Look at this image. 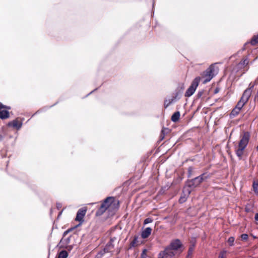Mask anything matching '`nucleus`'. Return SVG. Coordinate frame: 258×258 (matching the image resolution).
Masks as SVG:
<instances>
[{
  "label": "nucleus",
  "instance_id": "obj_1",
  "mask_svg": "<svg viewBox=\"0 0 258 258\" xmlns=\"http://www.w3.org/2000/svg\"><path fill=\"white\" fill-rule=\"evenodd\" d=\"M183 249L181 241L178 239H174L169 246L159 253L158 258H173L175 255L181 253Z\"/></svg>",
  "mask_w": 258,
  "mask_h": 258
},
{
  "label": "nucleus",
  "instance_id": "obj_2",
  "mask_svg": "<svg viewBox=\"0 0 258 258\" xmlns=\"http://www.w3.org/2000/svg\"><path fill=\"white\" fill-rule=\"evenodd\" d=\"M118 202L115 200L113 197L107 198L101 204L100 208L96 212L97 215H102L107 209L111 210L114 208L117 209Z\"/></svg>",
  "mask_w": 258,
  "mask_h": 258
},
{
  "label": "nucleus",
  "instance_id": "obj_3",
  "mask_svg": "<svg viewBox=\"0 0 258 258\" xmlns=\"http://www.w3.org/2000/svg\"><path fill=\"white\" fill-rule=\"evenodd\" d=\"M218 72V68L214 64L211 65L202 74V77L205 79L203 81L204 84L209 82Z\"/></svg>",
  "mask_w": 258,
  "mask_h": 258
},
{
  "label": "nucleus",
  "instance_id": "obj_4",
  "mask_svg": "<svg viewBox=\"0 0 258 258\" xmlns=\"http://www.w3.org/2000/svg\"><path fill=\"white\" fill-rule=\"evenodd\" d=\"M207 178V176L206 175V174H203L200 176L188 181L187 182L186 186H185L189 187V188L191 190L192 189L198 186L203 181H204V180H205Z\"/></svg>",
  "mask_w": 258,
  "mask_h": 258
},
{
  "label": "nucleus",
  "instance_id": "obj_5",
  "mask_svg": "<svg viewBox=\"0 0 258 258\" xmlns=\"http://www.w3.org/2000/svg\"><path fill=\"white\" fill-rule=\"evenodd\" d=\"M201 80L200 77H196L192 81L191 85L186 90L185 96L186 97L191 96L195 92L197 87L199 85V82Z\"/></svg>",
  "mask_w": 258,
  "mask_h": 258
},
{
  "label": "nucleus",
  "instance_id": "obj_6",
  "mask_svg": "<svg viewBox=\"0 0 258 258\" xmlns=\"http://www.w3.org/2000/svg\"><path fill=\"white\" fill-rule=\"evenodd\" d=\"M250 135L248 132H244L241 137L238 146L245 149L249 140Z\"/></svg>",
  "mask_w": 258,
  "mask_h": 258
},
{
  "label": "nucleus",
  "instance_id": "obj_7",
  "mask_svg": "<svg viewBox=\"0 0 258 258\" xmlns=\"http://www.w3.org/2000/svg\"><path fill=\"white\" fill-rule=\"evenodd\" d=\"M251 84L250 83L249 85V87L246 89L243 92L240 99L247 103L249 97L251 96L252 91L253 88V85H251Z\"/></svg>",
  "mask_w": 258,
  "mask_h": 258
},
{
  "label": "nucleus",
  "instance_id": "obj_8",
  "mask_svg": "<svg viewBox=\"0 0 258 258\" xmlns=\"http://www.w3.org/2000/svg\"><path fill=\"white\" fill-rule=\"evenodd\" d=\"M190 192L191 189H189L188 187L184 186L183 189L182 195L179 200V202L180 203L184 202Z\"/></svg>",
  "mask_w": 258,
  "mask_h": 258
},
{
  "label": "nucleus",
  "instance_id": "obj_9",
  "mask_svg": "<svg viewBox=\"0 0 258 258\" xmlns=\"http://www.w3.org/2000/svg\"><path fill=\"white\" fill-rule=\"evenodd\" d=\"M86 211L87 210L85 208L80 209L77 213L75 220L82 223L83 221V218L86 214Z\"/></svg>",
  "mask_w": 258,
  "mask_h": 258
},
{
  "label": "nucleus",
  "instance_id": "obj_10",
  "mask_svg": "<svg viewBox=\"0 0 258 258\" xmlns=\"http://www.w3.org/2000/svg\"><path fill=\"white\" fill-rule=\"evenodd\" d=\"M116 239L115 238H111L110 240V242H108L106 245L105 246V247H104V249L103 250V251L104 252H105V253L106 252H109L110 251H111V249H113V248L114 247V245H113L112 244V242Z\"/></svg>",
  "mask_w": 258,
  "mask_h": 258
},
{
  "label": "nucleus",
  "instance_id": "obj_11",
  "mask_svg": "<svg viewBox=\"0 0 258 258\" xmlns=\"http://www.w3.org/2000/svg\"><path fill=\"white\" fill-rule=\"evenodd\" d=\"M8 125L12 126L13 127L16 128L17 130H19L22 125V122L18 121L17 119H16L9 122Z\"/></svg>",
  "mask_w": 258,
  "mask_h": 258
},
{
  "label": "nucleus",
  "instance_id": "obj_12",
  "mask_svg": "<svg viewBox=\"0 0 258 258\" xmlns=\"http://www.w3.org/2000/svg\"><path fill=\"white\" fill-rule=\"evenodd\" d=\"M152 229L150 227H147L143 230L141 236L143 238L145 239L149 236L151 234Z\"/></svg>",
  "mask_w": 258,
  "mask_h": 258
},
{
  "label": "nucleus",
  "instance_id": "obj_13",
  "mask_svg": "<svg viewBox=\"0 0 258 258\" xmlns=\"http://www.w3.org/2000/svg\"><path fill=\"white\" fill-rule=\"evenodd\" d=\"M9 116V112L8 110H2L0 111V118L1 119H6Z\"/></svg>",
  "mask_w": 258,
  "mask_h": 258
},
{
  "label": "nucleus",
  "instance_id": "obj_14",
  "mask_svg": "<svg viewBox=\"0 0 258 258\" xmlns=\"http://www.w3.org/2000/svg\"><path fill=\"white\" fill-rule=\"evenodd\" d=\"M245 149L241 147H238V148L236 150V154L239 159H241L243 154V151Z\"/></svg>",
  "mask_w": 258,
  "mask_h": 258
},
{
  "label": "nucleus",
  "instance_id": "obj_15",
  "mask_svg": "<svg viewBox=\"0 0 258 258\" xmlns=\"http://www.w3.org/2000/svg\"><path fill=\"white\" fill-rule=\"evenodd\" d=\"M180 115V114L179 111L175 112L171 116V120L173 122H176L178 120Z\"/></svg>",
  "mask_w": 258,
  "mask_h": 258
},
{
  "label": "nucleus",
  "instance_id": "obj_16",
  "mask_svg": "<svg viewBox=\"0 0 258 258\" xmlns=\"http://www.w3.org/2000/svg\"><path fill=\"white\" fill-rule=\"evenodd\" d=\"M139 236H135L133 240L131 243V245L133 247L136 246L140 244V242L138 240Z\"/></svg>",
  "mask_w": 258,
  "mask_h": 258
},
{
  "label": "nucleus",
  "instance_id": "obj_17",
  "mask_svg": "<svg viewBox=\"0 0 258 258\" xmlns=\"http://www.w3.org/2000/svg\"><path fill=\"white\" fill-rule=\"evenodd\" d=\"M241 110L238 109L237 107H235V108L232 110L230 113V117H234L237 115L240 112Z\"/></svg>",
  "mask_w": 258,
  "mask_h": 258
},
{
  "label": "nucleus",
  "instance_id": "obj_18",
  "mask_svg": "<svg viewBox=\"0 0 258 258\" xmlns=\"http://www.w3.org/2000/svg\"><path fill=\"white\" fill-rule=\"evenodd\" d=\"M248 63V60L247 58H245L243 59L241 62L239 63L238 64V66L239 68H241L242 67H244V66H246Z\"/></svg>",
  "mask_w": 258,
  "mask_h": 258
},
{
  "label": "nucleus",
  "instance_id": "obj_19",
  "mask_svg": "<svg viewBox=\"0 0 258 258\" xmlns=\"http://www.w3.org/2000/svg\"><path fill=\"white\" fill-rule=\"evenodd\" d=\"M68 256V253L66 250L61 251L58 255V258H67Z\"/></svg>",
  "mask_w": 258,
  "mask_h": 258
},
{
  "label": "nucleus",
  "instance_id": "obj_20",
  "mask_svg": "<svg viewBox=\"0 0 258 258\" xmlns=\"http://www.w3.org/2000/svg\"><path fill=\"white\" fill-rule=\"evenodd\" d=\"M245 102L242 101V100L240 99L239 101L238 102L237 105H236V107H237L240 110H241L243 106L246 104Z\"/></svg>",
  "mask_w": 258,
  "mask_h": 258
},
{
  "label": "nucleus",
  "instance_id": "obj_21",
  "mask_svg": "<svg viewBox=\"0 0 258 258\" xmlns=\"http://www.w3.org/2000/svg\"><path fill=\"white\" fill-rule=\"evenodd\" d=\"M252 187L254 192L256 194H258V181H253Z\"/></svg>",
  "mask_w": 258,
  "mask_h": 258
},
{
  "label": "nucleus",
  "instance_id": "obj_22",
  "mask_svg": "<svg viewBox=\"0 0 258 258\" xmlns=\"http://www.w3.org/2000/svg\"><path fill=\"white\" fill-rule=\"evenodd\" d=\"M250 43L253 45H254L258 43V34L253 37Z\"/></svg>",
  "mask_w": 258,
  "mask_h": 258
},
{
  "label": "nucleus",
  "instance_id": "obj_23",
  "mask_svg": "<svg viewBox=\"0 0 258 258\" xmlns=\"http://www.w3.org/2000/svg\"><path fill=\"white\" fill-rule=\"evenodd\" d=\"M174 101V99H171V100H165L164 102V106L166 108L172 102H173Z\"/></svg>",
  "mask_w": 258,
  "mask_h": 258
},
{
  "label": "nucleus",
  "instance_id": "obj_24",
  "mask_svg": "<svg viewBox=\"0 0 258 258\" xmlns=\"http://www.w3.org/2000/svg\"><path fill=\"white\" fill-rule=\"evenodd\" d=\"M234 238L233 237H230L228 238V242L230 246L234 245Z\"/></svg>",
  "mask_w": 258,
  "mask_h": 258
},
{
  "label": "nucleus",
  "instance_id": "obj_25",
  "mask_svg": "<svg viewBox=\"0 0 258 258\" xmlns=\"http://www.w3.org/2000/svg\"><path fill=\"white\" fill-rule=\"evenodd\" d=\"M152 222H153V219L152 218H146L144 220V224L146 225V224L152 223Z\"/></svg>",
  "mask_w": 258,
  "mask_h": 258
},
{
  "label": "nucleus",
  "instance_id": "obj_26",
  "mask_svg": "<svg viewBox=\"0 0 258 258\" xmlns=\"http://www.w3.org/2000/svg\"><path fill=\"white\" fill-rule=\"evenodd\" d=\"M105 252H104L103 250H101L99 252H98L97 253V254L96 255L95 258H102L103 255L105 253Z\"/></svg>",
  "mask_w": 258,
  "mask_h": 258
},
{
  "label": "nucleus",
  "instance_id": "obj_27",
  "mask_svg": "<svg viewBox=\"0 0 258 258\" xmlns=\"http://www.w3.org/2000/svg\"><path fill=\"white\" fill-rule=\"evenodd\" d=\"M226 253V251L223 250L220 253V254L219 255V258H226V256H225Z\"/></svg>",
  "mask_w": 258,
  "mask_h": 258
},
{
  "label": "nucleus",
  "instance_id": "obj_28",
  "mask_svg": "<svg viewBox=\"0 0 258 258\" xmlns=\"http://www.w3.org/2000/svg\"><path fill=\"white\" fill-rule=\"evenodd\" d=\"M147 257V255H146V249H144L142 254H141V257L140 258H146Z\"/></svg>",
  "mask_w": 258,
  "mask_h": 258
},
{
  "label": "nucleus",
  "instance_id": "obj_29",
  "mask_svg": "<svg viewBox=\"0 0 258 258\" xmlns=\"http://www.w3.org/2000/svg\"><path fill=\"white\" fill-rule=\"evenodd\" d=\"M241 238L243 240H246L248 238V235L246 234H243L241 235Z\"/></svg>",
  "mask_w": 258,
  "mask_h": 258
},
{
  "label": "nucleus",
  "instance_id": "obj_30",
  "mask_svg": "<svg viewBox=\"0 0 258 258\" xmlns=\"http://www.w3.org/2000/svg\"><path fill=\"white\" fill-rule=\"evenodd\" d=\"M2 108H6L8 110H9L10 109V107H7V106H4L3 105L1 102H0V109H2Z\"/></svg>",
  "mask_w": 258,
  "mask_h": 258
},
{
  "label": "nucleus",
  "instance_id": "obj_31",
  "mask_svg": "<svg viewBox=\"0 0 258 258\" xmlns=\"http://www.w3.org/2000/svg\"><path fill=\"white\" fill-rule=\"evenodd\" d=\"M251 84V85H253V87L255 86V85H256L258 84V77L255 80L254 82H253V83H250Z\"/></svg>",
  "mask_w": 258,
  "mask_h": 258
},
{
  "label": "nucleus",
  "instance_id": "obj_32",
  "mask_svg": "<svg viewBox=\"0 0 258 258\" xmlns=\"http://www.w3.org/2000/svg\"><path fill=\"white\" fill-rule=\"evenodd\" d=\"M192 251H193V248L192 247L189 248V249L188 250V255H189L190 254H191L192 253Z\"/></svg>",
  "mask_w": 258,
  "mask_h": 258
},
{
  "label": "nucleus",
  "instance_id": "obj_33",
  "mask_svg": "<svg viewBox=\"0 0 258 258\" xmlns=\"http://www.w3.org/2000/svg\"><path fill=\"white\" fill-rule=\"evenodd\" d=\"M4 133H3V134L0 133V141H2L3 140V139L4 138Z\"/></svg>",
  "mask_w": 258,
  "mask_h": 258
},
{
  "label": "nucleus",
  "instance_id": "obj_34",
  "mask_svg": "<svg viewBox=\"0 0 258 258\" xmlns=\"http://www.w3.org/2000/svg\"><path fill=\"white\" fill-rule=\"evenodd\" d=\"M254 219L256 221H258V213L255 214Z\"/></svg>",
  "mask_w": 258,
  "mask_h": 258
},
{
  "label": "nucleus",
  "instance_id": "obj_35",
  "mask_svg": "<svg viewBox=\"0 0 258 258\" xmlns=\"http://www.w3.org/2000/svg\"><path fill=\"white\" fill-rule=\"evenodd\" d=\"M256 149H257V150L258 151V145H257Z\"/></svg>",
  "mask_w": 258,
  "mask_h": 258
}]
</instances>
